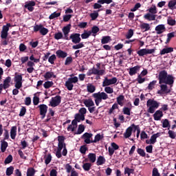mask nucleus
<instances>
[{"instance_id": "1", "label": "nucleus", "mask_w": 176, "mask_h": 176, "mask_svg": "<svg viewBox=\"0 0 176 176\" xmlns=\"http://www.w3.org/2000/svg\"><path fill=\"white\" fill-rule=\"evenodd\" d=\"M158 80L160 89L157 91V94H168L171 91L168 86L173 87L175 78L172 74H168L167 71L162 70L158 74Z\"/></svg>"}, {"instance_id": "2", "label": "nucleus", "mask_w": 176, "mask_h": 176, "mask_svg": "<svg viewBox=\"0 0 176 176\" xmlns=\"http://www.w3.org/2000/svg\"><path fill=\"white\" fill-rule=\"evenodd\" d=\"M146 107L148 108L147 109L148 113H155V111L160 107V102L155 100V99H148L146 102Z\"/></svg>"}, {"instance_id": "3", "label": "nucleus", "mask_w": 176, "mask_h": 176, "mask_svg": "<svg viewBox=\"0 0 176 176\" xmlns=\"http://www.w3.org/2000/svg\"><path fill=\"white\" fill-rule=\"evenodd\" d=\"M92 97L95 98V104L97 107L100 105V102H102V100H108V94L105 92H98L92 95Z\"/></svg>"}, {"instance_id": "4", "label": "nucleus", "mask_w": 176, "mask_h": 176, "mask_svg": "<svg viewBox=\"0 0 176 176\" xmlns=\"http://www.w3.org/2000/svg\"><path fill=\"white\" fill-rule=\"evenodd\" d=\"M78 78L77 76L70 77L67 79V80L65 83V87L71 91V90H74V84L78 83Z\"/></svg>"}, {"instance_id": "5", "label": "nucleus", "mask_w": 176, "mask_h": 176, "mask_svg": "<svg viewBox=\"0 0 176 176\" xmlns=\"http://www.w3.org/2000/svg\"><path fill=\"white\" fill-rule=\"evenodd\" d=\"M14 81L15 82L16 89H21V87H23V74H17V73H15Z\"/></svg>"}, {"instance_id": "6", "label": "nucleus", "mask_w": 176, "mask_h": 176, "mask_svg": "<svg viewBox=\"0 0 176 176\" xmlns=\"http://www.w3.org/2000/svg\"><path fill=\"white\" fill-rule=\"evenodd\" d=\"M156 52L155 49H141L137 52L139 57H144V56H147V54H153Z\"/></svg>"}, {"instance_id": "7", "label": "nucleus", "mask_w": 176, "mask_h": 176, "mask_svg": "<svg viewBox=\"0 0 176 176\" xmlns=\"http://www.w3.org/2000/svg\"><path fill=\"white\" fill-rule=\"evenodd\" d=\"M116 82H118V78L116 77H113L111 79H109L108 77H105L102 82V87L111 86V85H115Z\"/></svg>"}, {"instance_id": "8", "label": "nucleus", "mask_w": 176, "mask_h": 176, "mask_svg": "<svg viewBox=\"0 0 176 176\" xmlns=\"http://www.w3.org/2000/svg\"><path fill=\"white\" fill-rule=\"evenodd\" d=\"M61 104V96H56L54 98H52V100L50 102V105L53 108H56V107H58V104Z\"/></svg>"}, {"instance_id": "9", "label": "nucleus", "mask_w": 176, "mask_h": 176, "mask_svg": "<svg viewBox=\"0 0 176 176\" xmlns=\"http://www.w3.org/2000/svg\"><path fill=\"white\" fill-rule=\"evenodd\" d=\"M38 108L40 111V115L41 117V119H45L46 117V113H47V105L43 104L38 106Z\"/></svg>"}, {"instance_id": "10", "label": "nucleus", "mask_w": 176, "mask_h": 176, "mask_svg": "<svg viewBox=\"0 0 176 176\" xmlns=\"http://www.w3.org/2000/svg\"><path fill=\"white\" fill-rule=\"evenodd\" d=\"M69 39H72V42L75 44L80 43L82 39L80 38V34L73 33L69 37Z\"/></svg>"}, {"instance_id": "11", "label": "nucleus", "mask_w": 176, "mask_h": 176, "mask_svg": "<svg viewBox=\"0 0 176 176\" xmlns=\"http://www.w3.org/2000/svg\"><path fill=\"white\" fill-rule=\"evenodd\" d=\"M71 24H68L66 26L63 27L62 29V31L63 32V39H65V41H69V37H68V35H69V32H71Z\"/></svg>"}, {"instance_id": "12", "label": "nucleus", "mask_w": 176, "mask_h": 176, "mask_svg": "<svg viewBox=\"0 0 176 176\" xmlns=\"http://www.w3.org/2000/svg\"><path fill=\"white\" fill-rule=\"evenodd\" d=\"M35 5H36V3L34 1H29L25 3L24 8L28 9L29 12H34Z\"/></svg>"}, {"instance_id": "13", "label": "nucleus", "mask_w": 176, "mask_h": 176, "mask_svg": "<svg viewBox=\"0 0 176 176\" xmlns=\"http://www.w3.org/2000/svg\"><path fill=\"white\" fill-rule=\"evenodd\" d=\"M93 137V133H85L82 135V140H84V142L85 144H93V142H91V139Z\"/></svg>"}, {"instance_id": "14", "label": "nucleus", "mask_w": 176, "mask_h": 176, "mask_svg": "<svg viewBox=\"0 0 176 176\" xmlns=\"http://www.w3.org/2000/svg\"><path fill=\"white\" fill-rule=\"evenodd\" d=\"M140 69H141V66L140 65H136L133 67H130L129 72L130 76H133V75H135L137 72L140 71Z\"/></svg>"}, {"instance_id": "15", "label": "nucleus", "mask_w": 176, "mask_h": 176, "mask_svg": "<svg viewBox=\"0 0 176 176\" xmlns=\"http://www.w3.org/2000/svg\"><path fill=\"white\" fill-rule=\"evenodd\" d=\"M155 31L157 35H160V34H163L166 31V26L163 24L158 25L155 27Z\"/></svg>"}, {"instance_id": "16", "label": "nucleus", "mask_w": 176, "mask_h": 176, "mask_svg": "<svg viewBox=\"0 0 176 176\" xmlns=\"http://www.w3.org/2000/svg\"><path fill=\"white\" fill-rule=\"evenodd\" d=\"M154 120H161L163 118V111L162 110H157L153 114Z\"/></svg>"}, {"instance_id": "17", "label": "nucleus", "mask_w": 176, "mask_h": 176, "mask_svg": "<svg viewBox=\"0 0 176 176\" xmlns=\"http://www.w3.org/2000/svg\"><path fill=\"white\" fill-rule=\"evenodd\" d=\"M56 57H58V58H65V57H67V56H68V54L61 50H58L56 51Z\"/></svg>"}, {"instance_id": "18", "label": "nucleus", "mask_w": 176, "mask_h": 176, "mask_svg": "<svg viewBox=\"0 0 176 176\" xmlns=\"http://www.w3.org/2000/svg\"><path fill=\"white\" fill-rule=\"evenodd\" d=\"M12 82V78L10 76H8L4 80H3V87L4 90H6V89H9L10 87V82Z\"/></svg>"}, {"instance_id": "19", "label": "nucleus", "mask_w": 176, "mask_h": 176, "mask_svg": "<svg viewBox=\"0 0 176 176\" xmlns=\"http://www.w3.org/2000/svg\"><path fill=\"white\" fill-rule=\"evenodd\" d=\"M131 134H133V126H129L124 133V138H130V137H131Z\"/></svg>"}, {"instance_id": "20", "label": "nucleus", "mask_w": 176, "mask_h": 176, "mask_svg": "<svg viewBox=\"0 0 176 176\" xmlns=\"http://www.w3.org/2000/svg\"><path fill=\"white\" fill-rule=\"evenodd\" d=\"M84 105L87 107V108H90L91 107H94V102L91 98L89 99H85L83 101Z\"/></svg>"}, {"instance_id": "21", "label": "nucleus", "mask_w": 176, "mask_h": 176, "mask_svg": "<svg viewBox=\"0 0 176 176\" xmlns=\"http://www.w3.org/2000/svg\"><path fill=\"white\" fill-rule=\"evenodd\" d=\"M104 139V133H98L95 135V138L94 140H91L92 144H96L97 142H99V141H101V140Z\"/></svg>"}, {"instance_id": "22", "label": "nucleus", "mask_w": 176, "mask_h": 176, "mask_svg": "<svg viewBox=\"0 0 176 176\" xmlns=\"http://www.w3.org/2000/svg\"><path fill=\"white\" fill-rule=\"evenodd\" d=\"M174 52V48L173 47H166L164 48L162 50L160 51V54L163 56L164 54H167L168 53H173Z\"/></svg>"}, {"instance_id": "23", "label": "nucleus", "mask_w": 176, "mask_h": 176, "mask_svg": "<svg viewBox=\"0 0 176 176\" xmlns=\"http://www.w3.org/2000/svg\"><path fill=\"white\" fill-rule=\"evenodd\" d=\"M117 104L120 107H123L124 105V96L120 95L116 98Z\"/></svg>"}, {"instance_id": "24", "label": "nucleus", "mask_w": 176, "mask_h": 176, "mask_svg": "<svg viewBox=\"0 0 176 176\" xmlns=\"http://www.w3.org/2000/svg\"><path fill=\"white\" fill-rule=\"evenodd\" d=\"M161 133H157L155 134H153L151 138H150V141H151V144L153 145L155 144H156V140L157 138H159V137H160Z\"/></svg>"}, {"instance_id": "25", "label": "nucleus", "mask_w": 176, "mask_h": 176, "mask_svg": "<svg viewBox=\"0 0 176 176\" xmlns=\"http://www.w3.org/2000/svg\"><path fill=\"white\" fill-rule=\"evenodd\" d=\"M16 135H17V126H12L10 130L12 140H16Z\"/></svg>"}, {"instance_id": "26", "label": "nucleus", "mask_w": 176, "mask_h": 176, "mask_svg": "<svg viewBox=\"0 0 176 176\" xmlns=\"http://www.w3.org/2000/svg\"><path fill=\"white\" fill-rule=\"evenodd\" d=\"M140 29L143 30V32H146V31H149L151 30V25L149 23H143L140 24Z\"/></svg>"}, {"instance_id": "27", "label": "nucleus", "mask_w": 176, "mask_h": 176, "mask_svg": "<svg viewBox=\"0 0 176 176\" xmlns=\"http://www.w3.org/2000/svg\"><path fill=\"white\" fill-rule=\"evenodd\" d=\"M144 19H145V20H148V21H153L156 20V15L147 13L144 16Z\"/></svg>"}, {"instance_id": "28", "label": "nucleus", "mask_w": 176, "mask_h": 176, "mask_svg": "<svg viewBox=\"0 0 176 176\" xmlns=\"http://www.w3.org/2000/svg\"><path fill=\"white\" fill-rule=\"evenodd\" d=\"M43 76L45 80H48V79H50L52 78H56V75H54V72H47Z\"/></svg>"}, {"instance_id": "29", "label": "nucleus", "mask_w": 176, "mask_h": 176, "mask_svg": "<svg viewBox=\"0 0 176 176\" xmlns=\"http://www.w3.org/2000/svg\"><path fill=\"white\" fill-rule=\"evenodd\" d=\"M87 157L90 163H96V160H97V156L96 153H89Z\"/></svg>"}, {"instance_id": "30", "label": "nucleus", "mask_w": 176, "mask_h": 176, "mask_svg": "<svg viewBox=\"0 0 176 176\" xmlns=\"http://www.w3.org/2000/svg\"><path fill=\"white\" fill-rule=\"evenodd\" d=\"M107 160H105V157L104 156H99L98 157L97 162H96V165L97 166H102V164H105V162Z\"/></svg>"}, {"instance_id": "31", "label": "nucleus", "mask_w": 176, "mask_h": 176, "mask_svg": "<svg viewBox=\"0 0 176 176\" xmlns=\"http://www.w3.org/2000/svg\"><path fill=\"white\" fill-rule=\"evenodd\" d=\"M112 41V38H111V36H104L101 39V43L102 45H106V43H109Z\"/></svg>"}, {"instance_id": "32", "label": "nucleus", "mask_w": 176, "mask_h": 176, "mask_svg": "<svg viewBox=\"0 0 176 176\" xmlns=\"http://www.w3.org/2000/svg\"><path fill=\"white\" fill-rule=\"evenodd\" d=\"M8 142L4 141V140H1V152H6V148H8Z\"/></svg>"}, {"instance_id": "33", "label": "nucleus", "mask_w": 176, "mask_h": 176, "mask_svg": "<svg viewBox=\"0 0 176 176\" xmlns=\"http://www.w3.org/2000/svg\"><path fill=\"white\" fill-rule=\"evenodd\" d=\"M87 90L88 93H94L96 91V86L91 83H89L87 86Z\"/></svg>"}, {"instance_id": "34", "label": "nucleus", "mask_w": 176, "mask_h": 176, "mask_svg": "<svg viewBox=\"0 0 176 176\" xmlns=\"http://www.w3.org/2000/svg\"><path fill=\"white\" fill-rule=\"evenodd\" d=\"M74 119L79 123L80 121L85 120V116H82L80 113H76Z\"/></svg>"}, {"instance_id": "35", "label": "nucleus", "mask_w": 176, "mask_h": 176, "mask_svg": "<svg viewBox=\"0 0 176 176\" xmlns=\"http://www.w3.org/2000/svg\"><path fill=\"white\" fill-rule=\"evenodd\" d=\"M124 175H128V176L131 175V174H134V169L130 168L129 167L124 168Z\"/></svg>"}, {"instance_id": "36", "label": "nucleus", "mask_w": 176, "mask_h": 176, "mask_svg": "<svg viewBox=\"0 0 176 176\" xmlns=\"http://www.w3.org/2000/svg\"><path fill=\"white\" fill-rule=\"evenodd\" d=\"M122 112H123L124 115H127L128 116H130V115H131V107H124L122 109Z\"/></svg>"}, {"instance_id": "37", "label": "nucleus", "mask_w": 176, "mask_h": 176, "mask_svg": "<svg viewBox=\"0 0 176 176\" xmlns=\"http://www.w3.org/2000/svg\"><path fill=\"white\" fill-rule=\"evenodd\" d=\"M54 38L56 41H59V39H64V35L63 34V32H59L54 34Z\"/></svg>"}, {"instance_id": "38", "label": "nucleus", "mask_w": 176, "mask_h": 176, "mask_svg": "<svg viewBox=\"0 0 176 176\" xmlns=\"http://www.w3.org/2000/svg\"><path fill=\"white\" fill-rule=\"evenodd\" d=\"M156 83H157V80H156L151 81L147 87L148 90H153V89H155Z\"/></svg>"}, {"instance_id": "39", "label": "nucleus", "mask_w": 176, "mask_h": 176, "mask_svg": "<svg viewBox=\"0 0 176 176\" xmlns=\"http://www.w3.org/2000/svg\"><path fill=\"white\" fill-rule=\"evenodd\" d=\"M35 173H36V170H35V168H29L27 170V176H34Z\"/></svg>"}, {"instance_id": "40", "label": "nucleus", "mask_w": 176, "mask_h": 176, "mask_svg": "<svg viewBox=\"0 0 176 176\" xmlns=\"http://www.w3.org/2000/svg\"><path fill=\"white\" fill-rule=\"evenodd\" d=\"M91 163L86 162L83 164L82 168L85 171H90V168H91Z\"/></svg>"}, {"instance_id": "41", "label": "nucleus", "mask_w": 176, "mask_h": 176, "mask_svg": "<svg viewBox=\"0 0 176 176\" xmlns=\"http://www.w3.org/2000/svg\"><path fill=\"white\" fill-rule=\"evenodd\" d=\"M162 127L164 129H167L168 128V130H170V128L171 127V125L170 124V122L167 119L164 120L162 122Z\"/></svg>"}, {"instance_id": "42", "label": "nucleus", "mask_w": 176, "mask_h": 176, "mask_svg": "<svg viewBox=\"0 0 176 176\" xmlns=\"http://www.w3.org/2000/svg\"><path fill=\"white\" fill-rule=\"evenodd\" d=\"M91 35V31L85 30L84 33L81 34L82 39H87Z\"/></svg>"}, {"instance_id": "43", "label": "nucleus", "mask_w": 176, "mask_h": 176, "mask_svg": "<svg viewBox=\"0 0 176 176\" xmlns=\"http://www.w3.org/2000/svg\"><path fill=\"white\" fill-rule=\"evenodd\" d=\"M13 171H14V167H13V166H10V167L7 168L6 174L8 176H10L12 174H13Z\"/></svg>"}, {"instance_id": "44", "label": "nucleus", "mask_w": 176, "mask_h": 176, "mask_svg": "<svg viewBox=\"0 0 176 176\" xmlns=\"http://www.w3.org/2000/svg\"><path fill=\"white\" fill-rule=\"evenodd\" d=\"M87 151H89V148L86 146V144H84L80 147V152L82 155H86V152H87Z\"/></svg>"}, {"instance_id": "45", "label": "nucleus", "mask_w": 176, "mask_h": 176, "mask_svg": "<svg viewBox=\"0 0 176 176\" xmlns=\"http://www.w3.org/2000/svg\"><path fill=\"white\" fill-rule=\"evenodd\" d=\"M60 16H61V13L54 12V13H52L50 15L49 19H50V20H53V19L60 17Z\"/></svg>"}, {"instance_id": "46", "label": "nucleus", "mask_w": 176, "mask_h": 176, "mask_svg": "<svg viewBox=\"0 0 176 176\" xmlns=\"http://www.w3.org/2000/svg\"><path fill=\"white\" fill-rule=\"evenodd\" d=\"M83 131H85V125L80 124L78 125V131L77 132L75 133V134H77V135L82 134Z\"/></svg>"}, {"instance_id": "47", "label": "nucleus", "mask_w": 176, "mask_h": 176, "mask_svg": "<svg viewBox=\"0 0 176 176\" xmlns=\"http://www.w3.org/2000/svg\"><path fill=\"white\" fill-rule=\"evenodd\" d=\"M53 85H54V82H53V81H46L43 84V86L45 89H50V87H52Z\"/></svg>"}, {"instance_id": "48", "label": "nucleus", "mask_w": 176, "mask_h": 176, "mask_svg": "<svg viewBox=\"0 0 176 176\" xmlns=\"http://www.w3.org/2000/svg\"><path fill=\"white\" fill-rule=\"evenodd\" d=\"M57 60V57L56 56V54H52L51 56L48 58V62H50V64L54 65V61Z\"/></svg>"}, {"instance_id": "49", "label": "nucleus", "mask_w": 176, "mask_h": 176, "mask_svg": "<svg viewBox=\"0 0 176 176\" xmlns=\"http://www.w3.org/2000/svg\"><path fill=\"white\" fill-rule=\"evenodd\" d=\"M47 32H49V30L45 27H43V25L40 30V34L43 36L47 35Z\"/></svg>"}, {"instance_id": "50", "label": "nucleus", "mask_w": 176, "mask_h": 176, "mask_svg": "<svg viewBox=\"0 0 176 176\" xmlns=\"http://www.w3.org/2000/svg\"><path fill=\"white\" fill-rule=\"evenodd\" d=\"M65 148H67V144L65 142H58V150L63 151Z\"/></svg>"}, {"instance_id": "51", "label": "nucleus", "mask_w": 176, "mask_h": 176, "mask_svg": "<svg viewBox=\"0 0 176 176\" xmlns=\"http://www.w3.org/2000/svg\"><path fill=\"white\" fill-rule=\"evenodd\" d=\"M13 162V156L12 155H9L5 160L4 163L5 164H9Z\"/></svg>"}, {"instance_id": "52", "label": "nucleus", "mask_w": 176, "mask_h": 176, "mask_svg": "<svg viewBox=\"0 0 176 176\" xmlns=\"http://www.w3.org/2000/svg\"><path fill=\"white\" fill-rule=\"evenodd\" d=\"M137 152L140 156H142V157H145L146 156V153H145V150L142 148H138Z\"/></svg>"}, {"instance_id": "53", "label": "nucleus", "mask_w": 176, "mask_h": 176, "mask_svg": "<svg viewBox=\"0 0 176 176\" xmlns=\"http://www.w3.org/2000/svg\"><path fill=\"white\" fill-rule=\"evenodd\" d=\"M133 35H134V30H133V29H129L126 34V39H130Z\"/></svg>"}, {"instance_id": "54", "label": "nucleus", "mask_w": 176, "mask_h": 176, "mask_svg": "<svg viewBox=\"0 0 176 176\" xmlns=\"http://www.w3.org/2000/svg\"><path fill=\"white\" fill-rule=\"evenodd\" d=\"M104 91L107 94H112V93H113V88L107 86L104 87Z\"/></svg>"}, {"instance_id": "55", "label": "nucleus", "mask_w": 176, "mask_h": 176, "mask_svg": "<svg viewBox=\"0 0 176 176\" xmlns=\"http://www.w3.org/2000/svg\"><path fill=\"white\" fill-rule=\"evenodd\" d=\"M167 24H168V25H171V26L175 25V24H176L175 19H173V18L169 17L167 19Z\"/></svg>"}, {"instance_id": "56", "label": "nucleus", "mask_w": 176, "mask_h": 176, "mask_svg": "<svg viewBox=\"0 0 176 176\" xmlns=\"http://www.w3.org/2000/svg\"><path fill=\"white\" fill-rule=\"evenodd\" d=\"M136 80L139 83V85H142V83H144V82H145L146 79L145 78H142V76L138 75Z\"/></svg>"}, {"instance_id": "57", "label": "nucleus", "mask_w": 176, "mask_h": 176, "mask_svg": "<svg viewBox=\"0 0 176 176\" xmlns=\"http://www.w3.org/2000/svg\"><path fill=\"white\" fill-rule=\"evenodd\" d=\"M168 134L170 138L172 140H175L176 133L174 131L169 130Z\"/></svg>"}, {"instance_id": "58", "label": "nucleus", "mask_w": 176, "mask_h": 176, "mask_svg": "<svg viewBox=\"0 0 176 176\" xmlns=\"http://www.w3.org/2000/svg\"><path fill=\"white\" fill-rule=\"evenodd\" d=\"M175 5H176V0H172L168 2V6L169 9H171V10H173V9H174V6H175Z\"/></svg>"}, {"instance_id": "59", "label": "nucleus", "mask_w": 176, "mask_h": 176, "mask_svg": "<svg viewBox=\"0 0 176 176\" xmlns=\"http://www.w3.org/2000/svg\"><path fill=\"white\" fill-rule=\"evenodd\" d=\"M149 13H151V14H156L157 13V9L156 8V6H154L153 7H151L148 9Z\"/></svg>"}, {"instance_id": "60", "label": "nucleus", "mask_w": 176, "mask_h": 176, "mask_svg": "<svg viewBox=\"0 0 176 176\" xmlns=\"http://www.w3.org/2000/svg\"><path fill=\"white\" fill-rule=\"evenodd\" d=\"M45 163L47 166L52 162V154L49 153L47 157L45 156Z\"/></svg>"}, {"instance_id": "61", "label": "nucleus", "mask_w": 176, "mask_h": 176, "mask_svg": "<svg viewBox=\"0 0 176 176\" xmlns=\"http://www.w3.org/2000/svg\"><path fill=\"white\" fill-rule=\"evenodd\" d=\"M10 27H12V25L10 23H7L6 25L3 26V29H2L1 32H8Z\"/></svg>"}, {"instance_id": "62", "label": "nucleus", "mask_w": 176, "mask_h": 176, "mask_svg": "<svg viewBox=\"0 0 176 176\" xmlns=\"http://www.w3.org/2000/svg\"><path fill=\"white\" fill-rule=\"evenodd\" d=\"M27 113V109L25 107H22L19 113V116L23 117Z\"/></svg>"}, {"instance_id": "63", "label": "nucleus", "mask_w": 176, "mask_h": 176, "mask_svg": "<svg viewBox=\"0 0 176 176\" xmlns=\"http://www.w3.org/2000/svg\"><path fill=\"white\" fill-rule=\"evenodd\" d=\"M90 17L92 21L96 20L98 17V12H95L90 14Z\"/></svg>"}, {"instance_id": "64", "label": "nucleus", "mask_w": 176, "mask_h": 176, "mask_svg": "<svg viewBox=\"0 0 176 176\" xmlns=\"http://www.w3.org/2000/svg\"><path fill=\"white\" fill-rule=\"evenodd\" d=\"M152 176H160V173H159V170L157 168H154L153 169Z\"/></svg>"}]
</instances>
